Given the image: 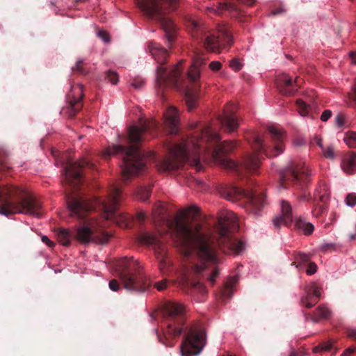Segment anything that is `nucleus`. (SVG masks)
Masks as SVG:
<instances>
[{
	"label": "nucleus",
	"instance_id": "21",
	"mask_svg": "<svg viewBox=\"0 0 356 356\" xmlns=\"http://www.w3.org/2000/svg\"><path fill=\"white\" fill-rule=\"evenodd\" d=\"M165 126L168 128L171 134H175L178 132V125L179 122L177 110L170 106L163 114Z\"/></svg>",
	"mask_w": 356,
	"mask_h": 356
},
{
	"label": "nucleus",
	"instance_id": "35",
	"mask_svg": "<svg viewBox=\"0 0 356 356\" xmlns=\"http://www.w3.org/2000/svg\"><path fill=\"white\" fill-rule=\"evenodd\" d=\"M323 156L330 159H333L334 158V149L331 146L327 147V148L322 149Z\"/></svg>",
	"mask_w": 356,
	"mask_h": 356
},
{
	"label": "nucleus",
	"instance_id": "25",
	"mask_svg": "<svg viewBox=\"0 0 356 356\" xmlns=\"http://www.w3.org/2000/svg\"><path fill=\"white\" fill-rule=\"evenodd\" d=\"M297 108L299 113L302 115H311L312 118H314L315 116L312 114L313 111L316 108V104L309 105L303 102L302 99H298L296 101Z\"/></svg>",
	"mask_w": 356,
	"mask_h": 356
},
{
	"label": "nucleus",
	"instance_id": "22",
	"mask_svg": "<svg viewBox=\"0 0 356 356\" xmlns=\"http://www.w3.org/2000/svg\"><path fill=\"white\" fill-rule=\"evenodd\" d=\"M341 166L343 172L348 175L356 172V154L353 152L346 154L342 159Z\"/></svg>",
	"mask_w": 356,
	"mask_h": 356
},
{
	"label": "nucleus",
	"instance_id": "40",
	"mask_svg": "<svg viewBox=\"0 0 356 356\" xmlns=\"http://www.w3.org/2000/svg\"><path fill=\"white\" fill-rule=\"evenodd\" d=\"M8 157L6 152L2 149H0V165L3 167L6 164V160Z\"/></svg>",
	"mask_w": 356,
	"mask_h": 356
},
{
	"label": "nucleus",
	"instance_id": "34",
	"mask_svg": "<svg viewBox=\"0 0 356 356\" xmlns=\"http://www.w3.org/2000/svg\"><path fill=\"white\" fill-rule=\"evenodd\" d=\"M332 344L330 342H325L321 345H318V346H316L315 348H314V351L316 353L320 352L322 350L330 351L332 350Z\"/></svg>",
	"mask_w": 356,
	"mask_h": 356
},
{
	"label": "nucleus",
	"instance_id": "11",
	"mask_svg": "<svg viewBox=\"0 0 356 356\" xmlns=\"http://www.w3.org/2000/svg\"><path fill=\"white\" fill-rule=\"evenodd\" d=\"M116 273L124 289L131 291L143 292L150 286V282L143 271L138 261L124 257L115 264Z\"/></svg>",
	"mask_w": 356,
	"mask_h": 356
},
{
	"label": "nucleus",
	"instance_id": "46",
	"mask_svg": "<svg viewBox=\"0 0 356 356\" xmlns=\"http://www.w3.org/2000/svg\"><path fill=\"white\" fill-rule=\"evenodd\" d=\"M167 286L166 282L162 281L161 282L156 283V287L159 291H163L164 290Z\"/></svg>",
	"mask_w": 356,
	"mask_h": 356
},
{
	"label": "nucleus",
	"instance_id": "1",
	"mask_svg": "<svg viewBox=\"0 0 356 356\" xmlns=\"http://www.w3.org/2000/svg\"><path fill=\"white\" fill-rule=\"evenodd\" d=\"M268 131L273 145L266 146L262 138L254 134L252 145L254 152L245 155L241 163H238L227 156L236 148V143L225 140L219 144L220 138L218 134L211 126H206L193 131L182 143L169 145L168 156L161 159L157 166L160 171L170 172L179 169L188 162L197 171H200L203 168L200 157L204 159L207 156L224 168L235 172L238 176L245 173L256 174L263 154L268 157L277 156L284 149V132L274 126L269 127Z\"/></svg>",
	"mask_w": 356,
	"mask_h": 356
},
{
	"label": "nucleus",
	"instance_id": "37",
	"mask_svg": "<svg viewBox=\"0 0 356 356\" xmlns=\"http://www.w3.org/2000/svg\"><path fill=\"white\" fill-rule=\"evenodd\" d=\"M317 270V266L314 262H309L307 266V268L306 270V273L309 275H312L314 274L316 272Z\"/></svg>",
	"mask_w": 356,
	"mask_h": 356
},
{
	"label": "nucleus",
	"instance_id": "19",
	"mask_svg": "<svg viewBox=\"0 0 356 356\" xmlns=\"http://www.w3.org/2000/svg\"><path fill=\"white\" fill-rule=\"evenodd\" d=\"M275 227H279L281 225L289 226L293 222L292 209L289 203L286 201L281 202V215L275 217L273 220Z\"/></svg>",
	"mask_w": 356,
	"mask_h": 356
},
{
	"label": "nucleus",
	"instance_id": "55",
	"mask_svg": "<svg viewBox=\"0 0 356 356\" xmlns=\"http://www.w3.org/2000/svg\"><path fill=\"white\" fill-rule=\"evenodd\" d=\"M314 141L316 142V143L317 144V145H318L320 147H321V149L324 148V147H323V143H322V140H321V138L316 137V138L314 139Z\"/></svg>",
	"mask_w": 356,
	"mask_h": 356
},
{
	"label": "nucleus",
	"instance_id": "53",
	"mask_svg": "<svg viewBox=\"0 0 356 356\" xmlns=\"http://www.w3.org/2000/svg\"><path fill=\"white\" fill-rule=\"evenodd\" d=\"M99 35L104 40V41H108V35L105 32H99Z\"/></svg>",
	"mask_w": 356,
	"mask_h": 356
},
{
	"label": "nucleus",
	"instance_id": "45",
	"mask_svg": "<svg viewBox=\"0 0 356 356\" xmlns=\"http://www.w3.org/2000/svg\"><path fill=\"white\" fill-rule=\"evenodd\" d=\"M334 248V244L332 243H325L321 245V250L326 252L330 250H332Z\"/></svg>",
	"mask_w": 356,
	"mask_h": 356
},
{
	"label": "nucleus",
	"instance_id": "9",
	"mask_svg": "<svg viewBox=\"0 0 356 356\" xmlns=\"http://www.w3.org/2000/svg\"><path fill=\"white\" fill-rule=\"evenodd\" d=\"M254 181L247 179V187L241 188L230 184H224L218 188L220 195L229 201L244 200L245 209L254 216H259L266 204L265 195L261 192L253 189Z\"/></svg>",
	"mask_w": 356,
	"mask_h": 356
},
{
	"label": "nucleus",
	"instance_id": "51",
	"mask_svg": "<svg viewBox=\"0 0 356 356\" xmlns=\"http://www.w3.org/2000/svg\"><path fill=\"white\" fill-rule=\"evenodd\" d=\"M284 12H285L284 9L283 8H282V7H280V8H277L273 10L271 12V14L273 15H276L282 14Z\"/></svg>",
	"mask_w": 356,
	"mask_h": 356
},
{
	"label": "nucleus",
	"instance_id": "10",
	"mask_svg": "<svg viewBox=\"0 0 356 356\" xmlns=\"http://www.w3.org/2000/svg\"><path fill=\"white\" fill-rule=\"evenodd\" d=\"M136 2L149 18L159 22L168 43L172 44L176 35V26L170 18L165 16L164 10H174L179 0H136Z\"/></svg>",
	"mask_w": 356,
	"mask_h": 356
},
{
	"label": "nucleus",
	"instance_id": "5",
	"mask_svg": "<svg viewBox=\"0 0 356 356\" xmlns=\"http://www.w3.org/2000/svg\"><path fill=\"white\" fill-rule=\"evenodd\" d=\"M159 129V122L155 120H145L140 122V126H132L129 129L126 141L131 145H114L108 147L104 152V158L118 155L122 159L120 164L123 181L127 183L133 176L146 170V159L139 148V145L147 139L149 133L154 136Z\"/></svg>",
	"mask_w": 356,
	"mask_h": 356
},
{
	"label": "nucleus",
	"instance_id": "4",
	"mask_svg": "<svg viewBox=\"0 0 356 356\" xmlns=\"http://www.w3.org/2000/svg\"><path fill=\"white\" fill-rule=\"evenodd\" d=\"M148 47L151 55L159 65L156 70V86L157 95L165 99V88H175L183 90L185 94V101L188 111H192L197 106L200 92V67L204 65L207 58L200 54H196L193 63L187 72V77L184 79L181 76L180 65L178 63L170 70L163 67L169 55L168 50L161 44L149 42Z\"/></svg>",
	"mask_w": 356,
	"mask_h": 356
},
{
	"label": "nucleus",
	"instance_id": "18",
	"mask_svg": "<svg viewBox=\"0 0 356 356\" xmlns=\"http://www.w3.org/2000/svg\"><path fill=\"white\" fill-rule=\"evenodd\" d=\"M300 81L298 77L293 81L287 74H282L277 79L276 84L281 93L285 95H293L300 87Z\"/></svg>",
	"mask_w": 356,
	"mask_h": 356
},
{
	"label": "nucleus",
	"instance_id": "57",
	"mask_svg": "<svg viewBox=\"0 0 356 356\" xmlns=\"http://www.w3.org/2000/svg\"><path fill=\"white\" fill-rule=\"evenodd\" d=\"M350 336L355 338V339L356 340V332H352L350 334Z\"/></svg>",
	"mask_w": 356,
	"mask_h": 356
},
{
	"label": "nucleus",
	"instance_id": "48",
	"mask_svg": "<svg viewBox=\"0 0 356 356\" xmlns=\"http://www.w3.org/2000/svg\"><path fill=\"white\" fill-rule=\"evenodd\" d=\"M42 242L45 243L49 247H54L55 243L49 240V238L47 236H43L42 237Z\"/></svg>",
	"mask_w": 356,
	"mask_h": 356
},
{
	"label": "nucleus",
	"instance_id": "23",
	"mask_svg": "<svg viewBox=\"0 0 356 356\" xmlns=\"http://www.w3.org/2000/svg\"><path fill=\"white\" fill-rule=\"evenodd\" d=\"M187 292L191 295L198 293L204 297L207 291L205 286L199 281H195L187 278L183 284Z\"/></svg>",
	"mask_w": 356,
	"mask_h": 356
},
{
	"label": "nucleus",
	"instance_id": "3",
	"mask_svg": "<svg viewBox=\"0 0 356 356\" xmlns=\"http://www.w3.org/2000/svg\"><path fill=\"white\" fill-rule=\"evenodd\" d=\"M94 168L95 165L85 159L76 162L68 161L63 167L65 181L72 189V191L66 195L70 216L87 225V226L77 228L75 233L67 229H60L57 233L58 241L65 246L70 245L73 238H76L82 243L94 242L104 244L109 241L110 234L102 230L95 232L92 229L95 222L88 217L93 210L102 211L106 220H113L121 227L127 228L131 225L132 218L129 215L119 213L117 211L121 196V190L118 186H111L108 194L104 200L95 197L89 200L81 194L76 193V189L84 181L85 169Z\"/></svg>",
	"mask_w": 356,
	"mask_h": 356
},
{
	"label": "nucleus",
	"instance_id": "60",
	"mask_svg": "<svg viewBox=\"0 0 356 356\" xmlns=\"http://www.w3.org/2000/svg\"><path fill=\"white\" fill-rule=\"evenodd\" d=\"M355 235L352 234V235L350 236V238H351L352 240L355 239Z\"/></svg>",
	"mask_w": 356,
	"mask_h": 356
},
{
	"label": "nucleus",
	"instance_id": "2",
	"mask_svg": "<svg viewBox=\"0 0 356 356\" xmlns=\"http://www.w3.org/2000/svg\"><path fill=\"white\" fill-rule=\"evenodd\" d=\"M238 227L237 216L232 211L219 217L214 236L204 232L200 224L189 222L186 213L177 217L169 227L171 238L187 263L188 273L203 276L211 286L220 273L217 248L225 254H234L244 248V243L233 236Z\"/></svg>",
	"mask_w": 356,
	"mask_h": 356
},
{
	"label": "nucleus",
	"instance_id": "17",
	"mask_svg": "<svg viewBox=\"0 0 356 356\" xmlns=\"http://www.w3.org/2000/svg\"><path fill=\"white\" fill-rule=\"evenodd\" d=\"M330 192L326 185H319L316 189L313 197L312 213L317 217L322 214L329 202Z\"/></svg>",
	"mask_w": 356,
	"mask_h": 356
},
{
	"label": "nucleus",
	"instance_id": "20",
	"mask_svg": "<svg viewBox=\"0 0 356 356\" xmlns=\"http://www.w3.org/2000/svg\"><path fill=\"white\" fill-rule=\"evenodd\" d=\"M320 297V289L313 282L307 288L306 296L301 298V303L306 307L311 308L318 302Z\"/></svg>",
	"mask_w": 356,
	"mask_h": 356
},
{
	"label": "nucleus",
	"instance_id": "6",
	"mask_svg": "<svg viewBox=\"0 0 356 356\" xmlns=\"http://www.w3.org/2000/svg\"><path fill=\"white\" fill-rule=\"evenodd\" d=\"M0 213L6 216L23 213L40 218L42 202L34 195L13 185L0 186Z\"/></svg>",
	"mask_w": 356,
	"mask_h": 356
},
{
	"label": "nucleus",
	"instance_id": "15",
	"mask_svg": "<svg viewBox=\"0 0 356 356\" xmlns=\"http://www.w3.org/2000/svg\"><path fill=\"white\" fill-rule=\"evenodd\" d=\"M83 88L81 84L73 85L67 94L68 106L63 108L62 113L67 115L68 118H74L83 106Z\"/></svg>",
	"mask_w": 356,
	"mask_h": 356
},
{
	"label": "nucleus",
	"instance_id": "28",
	"mask_svg": "<svg viewBox=\"0 0 356 356\" xmlns=\"http://www.w3.org/2000/svg\"><path fill=\"white\" fill-rule=\"evenodd\" d=\"M293 259L295 260L291 265L298 268L302 264L308 262L310 259L309 256L302 252H295L293 253Z\"/></svg>",
	"mask_w": 356,
	"mask_h": 356
},
{
	"label": "nucleus",
	"instance_id": "43",
	"mask_svg": "<svg viewBox=\"0 0 356 356\" xmlns=\"http://www.w3.org/2000/svg\"><path fill=\"white\" fill-rule=\"evenodd\" d=\"M144 85V81L141 79H136L133 81L131 86L136 89L140 88Z\"/></svg>",
	"mask_w": 356,
	"mask_h": 356
},
{
	"label": "nucleus",
	"instance_id": "12",
	"mask_svg": "<svg viewBox=\"0 0 356 356\" xmlns=\"http://www.w3.org/2000/svg\"><path fill=\"white\" fill-rule=\"evenodd\" d=\"M309 170L307 166L303 165H295L292 163L286 168L282 170L280 174V186L283 188H288L294 186L302 191L299 195L300 201H308L310 199V194L305 189L309 181Z\"/></svg>",
	"mask_w": 356,
	"mask_h": 356
},
{
	"label": "nucleus",
	"instance_id": "56",
	"mask_svg": "<svg viewBox=\"0 0 356 356\" xmlns=\"http://www.w3.org/2000/svg\"><path fill=\"white\" fill-rule=\"evenodd\" d=\"M354 101L356 102V86L353 88Z\"/></svg>",
	"mask_w": 356,
	"mask_h": 356
},
{
	"label": "nucleus",
	"instance_id": "36",
	"mask_svg": "<svg viewBox=\"0 0 356 356\" xmlns=\"http://www.w3.org/2000/svg\"><path fill=\"white\" fill-rule=\"evenodd\" d=\"M346 204L350 207L356 204V193H350L346 197Z\"/></svg>",
	"mask_w": 356,
	"mask_h": 356
},
{
	"label": "nucleus",
	"instance_id": "54",
	"mask_svg": "<svg viewBox=\"0 0 356 356\" xmlns=\"http://www.w3.org/2000/svg\"><path fill=\"white\" fill-rule=\"evenodd\" d=\"M350 56L352 63L354 64H356V52H353V51L350 52Z\"/></svg>",
	"mask_w": 356,
	"mask_h": 356
},
{
	"label": "nucleus",
	"instance_id": "58",
	"mask_svg": "<svg viewBox=\"0 0 356 356\" xmlns=\"http://www.w3.org/2000/svg\"><path fill=\"white\" fill-rule=\"evenodd\" d=\"M86 0H76V2H85Z\"/></svg>",
	"mask_w": 356,
	"mask_h": 356
},
{
	"label": "nucleus",
	"instance_id": "39",
	"mask_svg": "<svg viewBox=\"0 0 356 356\" xmlns=\"http://www.w3.org/2000/svg\"><path fill=\"white\" fill-rule=\"evenodd\" d=\"M229 66L235 71H238L241 69V64L237 59L232 60Z\"/></svg>",
	"mask_w": 356,
	"mask_h": 356
},
{
	"label": "nucleus",
	"instance_id": "13",
	"mask_svg": "<svg viewBox=\"0 0 356 356\" xmlns=\"http://www.w3.org/2000/svg\"><path fill=\"white\" fill-rule=\"evenodd\" d=\"M207 334L202 324L191 326L186 334L180 347L182 356H196L206 345Z\"/></svg>",
	"mask_w": 356,
	"mask_h": 356
},
{
	"label": "nucleus",
	"instance_id": "27",
	"mask_svg": "<svg viewBox=\"0 0 356 356\" xmlns=\"http://www.w3.org/2000/svg\"><path fill=\"white\" fill-rule=\"evenodd\" d=\"M220 11L228 10L233 17H238L240 10L234 4L229 2L219 3Z\"/></svg>",
	"mask_w": 356,
	"mask_h": 356
},
{
	"label": "nucleus",
	"instance_id": "29",
	"mask_svg": "<svg viewBox=\"0 0 356 356\" xmlns=\"http://www.w3.org/2000/svg\"><path fill=\"white\" fill-rule=\"evenodd\" d=\"M343 140L349 147H356V132H350L347 134Z\"/></svg>",
	"mask_w": 356,
	"mask_h": 356
},
{
	"label": "nucleus",
	"instance_id": "49",
	"mask_svg": "<svg viewBox=\"0 0 356 356\" xmlns=\"http://www.w3.org/2000/svg\"><path fill=\"white\" fill-rule=\"evenodd\" d=\"M354 352V348H348L342 353L341 356H350Z\"/></svg>",
	"mask_w": 356,
	"mask_h": 356
},
{
	"label": "nucleus",
	"instance_id": "42",
	"mask_svg": "<svg viewBox=\"0 0 356 356\" xmlns=\"http://www.w3.org/2000/svg\"><path fill=\"white\" fill-rule=\"evenodd\" d=\"M222 65L218 61H212L209 64V68L213 71H218L221 68Z\"/></svg>",
	"mask_w": 356,
	"mask_h": 356
},
{
	"label": "nucleus",
	"instance_id": "61",
	"mask_svg": "<svg viewBox=\"0 0 356 356\" xmlns=\"http://www.w3.org/2000/svg\"><path fill=\"white\" fill-rule=\"evenodd\" d=\"M190 209H195V210H196V209H195V207H191Z\"/></svg>",
	"mask_w": 356,
	"mask_h": 356
},
{
	"label": "nucleus",
	"instance_id": "50",
	"mask_svg": "<svg viewBox=\"0 0 356 356\" xmlns=\"http://www.w3.org/2000/svg\"><path fill=\"white\" fill-rule=\"evenodd\" d=\"M289 356H305V354L301 350H292Z\"/></svg>",
	"mask_w": 356,
	"mask_h": 356
},
{
	"label": "nucleus",
	"instance_id": "41",
	"mask_svg": "<svg viewBox=\"0 0 356 356\" xmlns=\"http://www.w3.org/2000/svg\"><path fill=\"white\" fill-rule=\"evenodd\" d=\"M109 288L113 291H118L120 289V284L116 280H111L109 282Z\"/></svg>",
	"mask_w": 356,
	"mask_h": 356
},
{
	"label": "nucleus",
	"instance_id": "31",
	"mask_svg": "<svg viewBox=\"0 0 356 356\" xmlns=\"http://www.w3.org/2000/svg\"><path fill=\"white\" fill-rule=\"evenodd\" d=\"M316 315L318 319L327 318L330 315V311L324 306H319L316 309Z\"/></svg>",
	"mask_w": 356,
	"mask_h": 356
},
{
	"label": "nucleus",
	"instance_id": "14",
	"mask_svg": "<svg viewBox=\"0 0 356 356\" xmlns=\"http://www.w3.org/2000/svg\"><path fill=\"white\" fill-rule=\"evenodd\" d=\"M138 241L142 244L153 247L161 272L167 273L170 268V261L168 257L166 245L161 239L151 233L145 232L139 235Z\"/></svg>",
	"mask_w": 356,
	"mask_h": 356
},
{
	"label": "nucleus",
	"instance_id": "32",
	"mask_svg": "<svg viewBox=\"0 0 356 356\" xmlns=\"http://www.w3.org/2000/svg\"><path fill=\"white\" fill-rule=\"evenodd\" d=\"M237 282V277H234L232 278V282L226 283L225 289L222 292V295L226 298L231 297L232 294V289L233 285Z\"/></svg>",
	"mask_w": 356,
	"mask_h": 356
},
{
	"label": "nucleus",
	"instance_id": "30",
	"mask_svg": "<svg viewBox=\"0 0 356 356\" xmlns=\"http://www.w3.org/2000/svg\"><path fill=\"white\" fill-rule=\"evenodd\" d=\"M72 71L80 74H86L88 73V70L85 67L84 62L81 60L76 63V65L72 67Z\"/></svg>",
	"mask_w": 356,
	"mask_h": 356
},
{
	"label": "nucleus",
	"instance_id": "47",
	"mask_svg": "<svg viewBox=\"0 0 356 356\" xmlns=\"http://www.w3.org/2000/svg\"><path fill=\"white\" fill-rule=\"evenodd\" d=\"M305 319L306 321H312L314 323H318V318L316 316H312L310 314H305Z\"/></svg>",
	"mask_w": 356,
	"mask_h": 356
},
{
	"label": "nucleus",
	"instance_id": "52",
	"mask_svg": "<svg viewBox=\"0 0 356 356\" xmlns=\"http://www.w3.org/2000/svg\"><path fill=\"white\" fill-rule=\"evenodd\" d=\"M145 218H146L145 214L143 212H139L136 215V219L139 222H143L145 220Z\"/></svg>",
	"mask_w": 356,
	"mask_h": 356
},
{
	"label": "nucleus",
	"instance_id": "16",
	"mask_svg": "<svg viewBox=\"0 0 356 356\" xmlns=\"http://www.w3.org/2000/svg\"><path fill=\"white\" fill-rule=\"evenodd\" d=\"M236 109L237 107L236 105H227L223 111L222 115L218 118L221 127L224 129L225 131L232 133L238 129L239 123L238 118L235 115Z\"/></svg>",
	"mask_w": 356,
	"mask_h": 356
},
{
	"label": "nucleus",
	"instance_id": "44",
	"mask_svg": "<svg viewBox=\"0 0 356 356\" xmlns=\"http://www.w3.org/2000/svg\"><path fill=\"white\" fill-rule=\"evenodd\" d=\"M332 116V111L330 110H325L321 116V120L323 122H326Z\"/></svg>",
	"mask_w": 356,
	"mask_h": 356
},
{
	"label": "nucleus",
	"instance_id": "7",
	"mask_svg": "<svg viewBox=\"0 0 356 356\" xmlns=\"http://www.w3.org/2000/svg\"><path fill=\"white\" fill-rule=\"evenodd\" d=\"M187 29L192 38L203 44L209 51L220 54L230 47L232 40L227 32L211 31L202 20L189 19L186 22Z\"/></svg>",
	"mask_w": 356,
	"mask_h": 356
},
{
	"label": "nucleus",
	"instance_id": "38",
	"mask_svg": "<svg viewBox=\"0 0 356 356\" xmlns=\"http://www.w3.org/2000/svg\"><path fill=\"white\" fill-rule=\"evenodd\" d=\"M335 124L338 127H341L345 124L344 115L341 113L338 114L335 118Z\"/></svg>",
	"mask_w": 356,
	"mask_h": 356
},
{
	"label": "nucleus",
	"instance_id": "59",
	"mask_svg": "<svg viewBox=\"0 0 356 356\" xmlns=\"http://www.w3.org/2000/svg\"><path fill=\"white\" fill-rule=\"evenodd\" d=\"M314 298H309L307 300V302H310V301L314 302Z\"/></svg>",
	"mask_w": 356,
	"mask_h": 356
},
{
	"label": "nucleus",
	"instance_id": "26",
	"mask_svg": "<svg viewBox=\"0 0 356 356\" xmlns=\"http://www.w3.org/2000/svg\"><path fill=\"white\" fill-rule=\"evenodd\" d=\"M152 186L150 185L145 186H139L135 192V196L137 199L145 201L150 196Z\"/></svg>",
	"mask_w": 356,
	"mask_h": 356
},
{
	"label": "nucleus",
	"instance_id": "24",
	"mask_svg": "<svg viewBox=\"0 0 356 356\" xmlns=\"http://www.w3.org/2000/svg\"><path fill=\"white\" fill-rule=\"evenodd\" d=\"M294 227L297 230L302 232L305 235L312 234L314 229L313 224L307 222L305 219L300 217L296 219Z\"/></svg>",
	"mask_w": 356,
	"mask_h": 356
},
{
	"label": "nucleus",
	"instance_id": "8",
	"mask_svg": "<svg viewBox=\"0 0 356 356\" xmlns=\"http://www.w3.org/2000/svg\"><path fill=\"white\" fill-rule=\"evenodd\" d=\"M163 334H157V337L161 343L172 347L184 329L185 307L180 303L167 302L163 305Z\"/></svg>",
	"mask_w": 356,
	"mask_h": 356
},
{
	"label": "nucleus",
	"instance_id": "33",
	"mask_svg": "<svg viewBox=\"0 0 356 356\" xmlns=\"http://www.w3.org/2000/svg\"><path fill=\"white\" fill-rule=\"evenodd\" d=\"M106 78L113 84H117L118 82V74L112 70H108L106 72Z\"/></svg>",
	"mask_w": 356,
	"mask_h": 356
}]
</instances>
